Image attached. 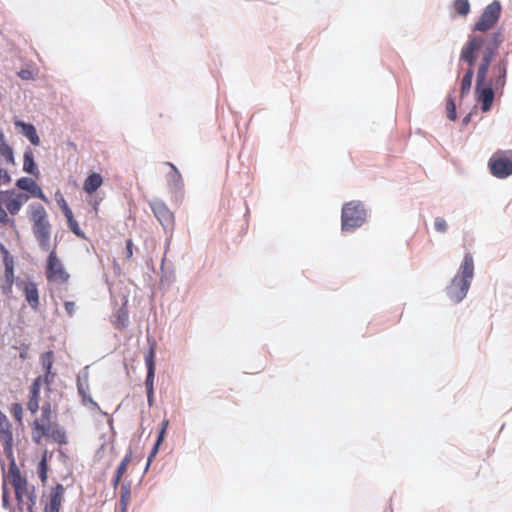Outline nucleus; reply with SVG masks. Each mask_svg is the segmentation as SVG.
Returning a JSON list of instances; mask_svg holds the SVG:
<instances>
[{"mask_svg":"<svg viewBox=\"0 0 512 512\" xmlns=\"http://www.w3.org/2000/svg\"><path fill=\"white\" fill-rule=\"evenodd\" d=\"M503 40L501 30L489 34H473L460 53V60L470 66H474L479 58L475 94L483 112L491 110L495 91L502 90L506 84L508 60L500 59L491 67Z\"/></svg>","mask_w":512,"mask_h":512,"instance_id":"obj_1","label":"nucleus"},{"mask_svg":"<svg viewBox=\"0 0 512 512\" xmlns=\"http://www.w3.org/2000/svg\"><path fill=\"white\" fill-rule=\"evenodd\" d=\"M6 480L14 488L19 509L23 510L25 508L31 512L36 504L34 486L28 484L27 479L21 475L19 468L13 460L9 466Z\"/></svg>","mask_w":512,"mask_h":512,"instance_id":"obj_2","label":"nucleus"},{"mask_svg":"<svg viewBox=\"0 0 512 512\" xmlns=\"http://www.w3.org/2000/svg\"><path fill=\"white\" fill-rule=\"evenodd\" d=\"M473 274V257L470 253H467L460 266L459 274L452 279L450 285L447 287V295L452 301L458 303L466 297Z\"/></svg>","mask_w":512,"mask_h":512,"instance_id":"obj_3","label":"nucleus"},{"mask_svg":"<svg viewBox=\"0 0 512 512\" xmlns=\"http://www.w3.org/2000/svg\"><path fill=\"white\" fill-rule=\"evenodd\" d=\"M366 210L360 201H350L343 205L341 212V228L343 231H353L366 221Z\"/></svg>","mask_w":512,"mask_h":512,"instance_id":"obj_4","label":"nucleus"},{"mask_svg":"<svg viewBox=\"0 0 512 512\" xmlns=\"http://www.w3.org/2000/svg\"><path fill=\"white\" fill-rule=\"evenodd\" d=\"M33 233L42 249H48L51 238V225L45 208L38 205L32 210Z\"/></svg>","mask_w":512,"mask_h":512,"instance_id":"obj_5","label":"nucleus"},{"mask_svg":"<svg viewBox=\"0 0 512 512\" xmlns=\"http://www.w3.org/2000/svg\"><path fill=\"white\" fill-rule=\"evenodd\" d=\"M488 166L493 176L504 179L512 175V151L498 150L489 159Z\"/></svg>","mask_w":512,"mask_h":512,"instance_id":"obj_6","label":"nucleus"},{"mask_svg":"<svg viewBox=\"0 0 512 512\" xmlns=\"http://www.w3.org/2000/svg\"><path fill=\"white\" fill-rule=\"evenodd\" d=\"M45 274L49 282L59 285L66 284L70 279V275L57 256L55 249L51 250L48 255Z\"/></svg>","mask_w":512,"mask_h":512,"instance_id":"obj_7","label":"nucleus"},{"mask_svg":"<svg viewBox=\"0 0 512 512\" xmlns=\"http://www.w3.org/2000/svg\"><path fill=\"white\" fill-rule=\"evenodd\" d=\"M501 14V5L499 1H493L489 4L481 14L479 20L474 26V32H487L499 20Z\"/></svg>","mask_w":512,"mask_h":512,"instance_id":"obj_8","label":"nucleus"},{"mask_svg":"<svg viewBox=\"0 0 512 512\" xmlns=\"http://www.w3.org/2000/svg\"><path fill=\"white\" fill-rule=\"evenodd\" d=\"M0 252L3 257V264L5 267L4 275L1 278V290L2 293L6 296L11 295L12 288L14 284V259L9 253V251L5 248L4 245L0 244Z\"/></svg>","mask_w":512,"mask_h":512,"instance_id":"obj_9","label":"nucleus"},{"mask_svg":"<svg viewBox=\"0 0 512 512\" xmlns=\"http://www.w3.org/2000/svg\"><path fill=\"white\" fill-rule=\"evenodd\" d=\"M0 442L5 455L9 458L12 457L14 445L12 425L2 411H0Z\"/></svg>","mask_w":512,"mask_h":512,"instance_id":"obj_10","label":"nucleus"},{"mask_svg":"<svg viewBox=\"0 0 512 512\" xmlns=\"http://www.w3.org/2000/svg\"><path fill=\"white\" fill-rule=\"evenodd\" d=\"M151 209L161 223V225L165 228H171L174 224V215L169 210V208L161 201H155L151 204Z\"/></svg>","mask_w":512,"mask_h":512,"instance_id":"obj_11","label":"nucleus"},{"mask_svg":"<svg viewBox=\"0 0 512 512\" xmlns=\"http://www.w3.org/2000/svg\"><path fill=\"white\" fill-rule=\"evenodd\" d=\"M55 426L51 420L43 421L42 419H35L31 425L32 440L40 445L43 438L48 435V432Z\"/></svg>","mask_w":512,"mask_h":512,"instance_id":"obj_12","label":"nucleus"},{"mask_svg":"<svg viewBox=\"0 0 512 512\" xmlns=\"http://www.w3.org/2000/svg\"><path fill=\"white\" fill-rule=\"evenodd\" d=\"M64 487L57 484L51 489L49 502L45 505L44 512H59L63 500Z\"/></svg>","mask_w":512,"mask_h":512,"instance_id":"obj_13","label":"nucleus"},{"mask_svg":"<svg viewBox=\"0 0 512 512\" xmlns=\"http://www.w3.org/2000/svg\"><path fill=\"white\" fill-rule=\"evenodd\" d=\"M16 185L18 188L30 192L32 195L40 198L43 201L47 200L41 188L31 178L22 177L17 180Z\"/></svg>","mask_w":512,"mask_h":512,"instance_id":"obj_14","label":"nucleus"},{"mask_svg":"<svg viewBox=\"0 0 512 512\" xmlns=\"http://www.w3.org/2000/svg\"><path fill=\"white\" fill-rule=\"evenodd\" d=\"M26 200L27 197H24L21 194L15 195L14 193H10L8 191V196H6V198L4 199V204L9 213L15 215L20 211L23 203Z\"/></svg>","mask_w":512,"mask_h":512,"instance_id":"obj_15","label":"nucleus"},{"mask_svg":"<svg viewBox=\"0 0 512 512\" xmlns=\"http://www.w3.org/2000/svg\"><path fill=\"white\" fill-rule=\"evenodd\" d=\"M15 126L21 128L22 134L28 138L33 145L38 146L40 144V138L37 134L36 128L32 124L16 120Z\"/></svg>","mask_w":512,"mask_h":512,"instance_id":"obj_16","label":"nucleus"},{"mask_svg":"<svg viewBox=\"0 0 512 512\" xmlns=\"http://www.w3.org/2000/svg\"><path fill=\"white\" fill-rule=\"evenodd\" d=\"M132 456H133L132 450L129 449L128 452L126 453V455L124 456V458L122 459L120 465L118 466L115 476L112 480V484H113L114 488L118 487L122 477L126 473L127 468L132 461Z\"/></svg>","mask_w":512,"mask_h":512,"instance_id":"obj_17","label":"nucleus"},{"mask_svg":"<svg viewBox=\"0 0 512 512\" xmlns=\"http://www.w3.org/2000/svg\"><path fill=\"white\" fill-rule=\"evenodd\" d=\"M23 170L33 176H39V170L34 161V154L30 148L26 149L23 155Z\"/></svg>","mask_w":512,"mask_h":512,"instance_id":"obj_18","label":"nucleus"},{"mask_svg":"<svg viewBox=\"0 0 512 512\" xmlns=\"http://www.w3.org/2000/svg\"><path fill=\"white\" fill-rule=\"evenodd\" d=\"M103 184V178L99 173L90 174L84 181L83 189L88 194H93Z\"/></svg>","mask_w":512,"mask_h":512,"instance_id":"obj_19","label":"nucleus"},{"mask_svg":"<svg viewBox=\"0 0 512 512\" xmlns=\"http://www.w3.org/2000/svg\"><path fill=\"white\" fill-rule=\"evenodd\" d=\"M24 294L27 302L33 309H37L39 305V294L37 286L34 283L25 285Z\"/></svg>","mask_w":512,"mask_h":512,"instance_id":"obj_20","label":"nucleus"},{"mask_svg":"<svg viewBox=\"0 0 512 512\" xmlns=\"http://www.w3.org/2000/svg\"><path fill=\"white\" fill-rule=\"evenodd\" d=\"M166 165L171 168V171L168 174V182H169V184L172 185L175 189L182 188V186H183V179H182V175L179 172V170L171 162H166Z\"/></svg>","mask_w":512,"mask_h":512,"instance_id":"obj_21","label":"nucleus"},{"mask_svg":"<svg viewBox=\"0 0 512 512\" xmlns=\"http://www.w3.org/2000/svg\"><path fill=\"white\" fill-rule=\"evenodd\" d=\"M168 426H169V420L168 419H164L161 422V427H160V431H159L156 443H155V445H154V447H153V449H152V451L150 453V456L148 458V465L150 464L152 458L155 457V455L158 453L159 446L164 441V438H165Z\"/></svg>","mask_w":512,"mask_h":512,"instance_id":"obj_22","label":"nucleus"},{"mask_svg":"<svg viewBox=\"0 0 512 512\" xmlns=\"http://www.w3.org/2000/svg\"><path fill=\"white\" fill-rule=\"evenodd\" d=\"M0 156L4 157L8 164H14L12 148L5 142L4 135L0 132Z\"/></svg>","mask_w":512,"mask_h":512,"instance_id":"obj_23","label":"nucleus"},{"mask_svg":"<svg viewBox=\"0 0 512 512\" xmlns=\"http://www.w3.org/2000/svg\"><path fill=\"white\" fill-rule=\"evenodd\" d=\"M473 75H474L473 66L469 65V69L466 71V73L464 74L462 81H461V88H460L461 96L466 95L470 91Z\"/></svg>","mask_w":512,"mask_h":512,"instance_id":"obj_24","label":"nucleus"},{"mask_svg":"<svg viewBox=\"0 0 512 512\" xmlns=\"http://www.w3.org/2000/svg\"><path fill=\"white\" fill-rule=\"evenodd\" d=\"M45 437L53 439L56 443L62 445L67 443V437L63 430L59 429L57 424L48 432Z\"/></svg>","mask_w":512,"mask_h":512,"instance_id":"obj_25","label":"nucleus"},{"mask_svg":"<svg viewBox=\"0 0 512 512\" xmlns=\"http://www.w3.org/2000/svg\"><path fill=\"white\" fill-rule=\"evenodd\" d=\"M128 311L126 308H120L115 315V325L119 329H123L128 323Z\"/></svg>","mask_w":512,"mask_h":512,"instance_id":"obj_26","label":"nucleus"},{"mask_svg":"<svg viewBox=\"0 0 512 512\" xmlns=\"http://www.w3.org/2000/svg\"><path fill=\"white\" fill-rule=\"evenodd\" d=\"M41 364L46 372V376L51 373V368L54 361V353L52 351L45 352L41 355Z\"/></svg>","mask_w":512,"mask_h":512,"instance_id":"obj_27","label":"nucleus"},{"mask_svg":"<svg viewBox=\"0 0 512 512\" xmlns=\"http://www.w3.org/2000/svg\"><path fill=\"white\" fill-rule=\"evenodd\" d=\"M454 10L460 16H466L470 12V4L468 0H454Z\"/></svg>","mask_w":512,"mask_h":512,"instance_id":"obj_28","label":"nucleus"},{"mask_svg":"<svg viewBox=\"0 0 512 512\" xmlns=\"http://www.w3.org/2000/svg\"><path fill=\"white\" fill-rule=\"evenodd\" d=\"M145 364L147 371H155V344H151L149 351L145 355Z\"/></svg>","mask_w":512,"mask_h":512,"instance_id":"obj_29","label":"nucleus"},{"mask_svg":"<svg viewBox=\"0 0 512 512\" xmlns=\"http://www.w3.org/2000/svg\"><path fill=\"white\" fill-rule=\"evenodd\" d=\"M154 376H155V371H147L145 386L147 389L148 402L150 405L152 404V399H153Z\"/></svg>","mask_w":512,"mask_h":512,"instance_id":"obj_30","label":"nucleus"},{"mask_svg":"<svg viewBox=\"0 0 512 512\" xmlns=\"http://www.w3.org/2000/svg\"><path fill=\"white\" fill-rule=\"evenodd\" d=\"M6 196H8V191H0V223L4 225L10 222L8 214L3 207Z\"/></svg>","mask_w":512,"mask_h":512,"instance_id":"obj_31","label":"nucleus"},{"mask_svg":"<svg viewBox=\"0 0 512 512\" xmlns=\"http://www.w3.org/2000/svg\"><path fill=\"white\" fill-rule=\"evenodd\" d=\"M68 227L70 230L77 236H83V233L77 223V221L74 219L73 212L70 214L65 215Z\"/></svg>","mask_w":512,"mask_h":512,"instance_id":"obj_32","label":"nucleus"},{"mask_svg":"<svg viewBox=\"0 0 512 512\" xmlns=\"http://www.w3.org/2000/svg\"><path fill=\"white\" fill-rule=\"evenodd\" d=\"M446 112H447V117L450 120H452V121L456 120V118H457L456 105H455L454 99L450 96L446 100Z\"/></svg>","mask_w":512,"mask_h":512,"instance_id":"obj_33","label":"nucleus"},{"mask_svg":"<svg viewBox=\"0 0 512 512\" xmlns=\"http://www.w3.org/2000/svg\"><path fill=\"white\" fill-rule=\"evenodd\" d=\"M39 401H40V395H38V394L33 395L30 393L29 400L27 402V409L32 414H35L39 410Z\"/></svg>","mask_w":512,"mask_h":512,"instance_id":"obj_34","label":"nucleus"},{"mask_svg":"<svg viewBox=\"0 0 512 512\" xmlns=\"http://www.w3.org/2000/svg\"><path fill=\"white\" fill-rule=\"evenodd\" d=\"M47 472H48L47 459H46V455H44L38 464L39 478L41 479V481L43 483H45L47 481Z\"/></svg>","mask_w":512,"mask_h":512,"instance_id":"obj_35","label":"nucleus"},{"mask_svg":"<svg viewBox=\"0 0 512 512\" xmlns=\"http://www.w3.org/2000/svg\"><path fill=\"white\" fill-rule=\"evenodd\" d=\"M10 413L16 421H18L20 424H22L23 407L20 403L12 404V406L10 408Z\"/></svg>","mask_w":512,"mask_h":512,"instance_id":"obj_36","label":"nucleus"},{"mask_svg":"<svg viewBox=\"0 0 512 512\" xmlns=\"http://www.w3.org/2000/svg\"><path fill=\"white\" fill-rule=\"evenodd\" d=\"M55 196H56L57 204L60 207V209L62 210L63 214L64 215L70 214L72 212V210L68 206L63 195L58 191Z\"/></svg>","mask_w":512,"mask_h":512,"instance_id":"obj_37","label":"nucleus"},{"mask_svg":"<svg viewBox=\"0 0 512 512\" xmlns=\"http://www.w3.org/2000/svg\"><path fill=\"white\" fill-rule=\"evenodd\" d=\"M43 421L51 420L52 419V409L50 403H45L41 408V415L40 418Z\"/></svg>","mask_w":512,"mask_h":512,"instance_id":"obj_38","label":"nucleus"},{"mask_svg":"<svg viewBox=\"0 0 512 512\" xmlns=\"http://www.w3.org/2000/svg\"><path fill=\"white\" fill-rule=\"evenodd\" d=\"M88 388H85L81 383H78V391L79 394L82 396L83 401H88L92 405L96 406V403L92 400V398L87 393Z\"/></svg>","mask_w":512,"mask_h":512,"instance_id":"obj_39","label":"nucleus"},{"mask_svg":"<svg viewBox=\"0 0 512 512\" xmlns=\"http://www.w3.org/2000/svg\"><path fill=\"white\" fill-rule=\"evenodd\" d=\"M434 227L438 232L443 233L447 230V223L443 218L437 217L434 222Z\"/></svg>","mask_w":512,"mask_h":512,"instance_id":"obj_40","label":"nucleus"},{"mask_svg":"<svg viewBox=\"0 0 512 512\" xmlns=\"http://www.w3.org/2000/svg\"><path fill=\"white\" fill-rule=\"evenodd\" d=\"M130 498V489L128 487L123 486L121 491V503L123 505V510H125L126 505Z\"/></svg>","mask_w":512,"mask_h":512,"instance_id":"obj_41","label":"nucleus"},{"mask_svg":"<svg viewBox=\"0 0 512 512\" xmlns=\"http://www.w3.org/2000/svg\"><path fill=\"white\" fill-rule=\"evenodd\" d=\"M40 388H41V378L38 377L36 379H34V381L32 382L31 386H30V393L33 394V395H40Z\"/></svg>","mask_w":512,"mask_h":512,"instance_id":"obj_42","label":"nucleus"},{"mask_svg":"<svg viewBox=\"0 0 512 512\" xmlns=\"http://www.w3.org/2000/svg\"><path fill=\"white\" fill-rule=\"evenodd\" d=\"M11 181V177L7 170L0 167V186L7 185Z\"/></svg>","mask_w":512,"mask_h":512,"instance_id":"obj_43","label":"nucleus"},{"mask_svg":"<svg viewBox=\"0 0 512 512\" xmlns=\"http://www.w3.org/2000/svg\"><path fill=\"white\" fill-rule=\"evenodd\" d=\"M64 307L68 316L72 317L76 310V304L73 301H66Z\"/></svg>","mask_w":512,"mask_h":512,"instance_id":"obj_44","label":"nucleus"},{"mask_svg":"<svg viewBox=\"0 0 512 512\" xmlns=\"http://www.w3.org/2000/svg\"><path fill=\"white\" fill-rule=\"evenodd\" d=\"M133 256V241L132 239H128L126 241V249H125V258L130 260Z\"/></svg>","mask_w":512,"mask_h":512,"instance_id":"obj_45","label":"nucleus"},{"mask_svg":"<svg viewBox=\"0 0 512 512\" xmlns=\"http://www.w3.org/2000/svg\"><path fill=\"white\" fill-rule=\"evenodd\" d=\"M30 74H31V72H30V71L22 70V71L19 73V76H20L22 79H29V78H30Z\"/></svg>","mask_w":512,"mask_h":512,"instance_id":"obj_46","label":"nucleus"},{"mask_svg":"<svg viewBox=\"0 0 512 512\" xmlns=\"http://www.w3.org/2000/svg\"><path fill=\"white\" fill-rule=\"evenodd\" d=\"M8 497H9L8 492L4 488V490H3V506L4 507H7V505H8Z\"/></svg>","mask_w":512,"mask_h":512,"instance_id":"obj_47","label":"nucleus"},{"mask_svg":"<svg viewBox=\"0 0 512 512\" xmlns=\"http://www.w3.org/2000/svg\"><path fill=\"white\" fill-rule=\"evenodd\" d=\"M465 122H468L469 121V116H467L465 119H464Z\"/></svg>","mask_w":512,"mask_h":512,"instance_id":"obj_48","label":"nucleus"},{"mask_svg":"<svg viewBox=\"0 0 512 512\" xmlns=\"http://www.w3.org/2000/svg\"><path fill=\"white\" fill-rule=\"evenodd\" d=\"M20 356H21V358H24L25 357V353H21Z\"/></svg>","mask_w":512,"mask_h":512,"instance_id":"obj_49","label":"nucleus"}]
</instances>
